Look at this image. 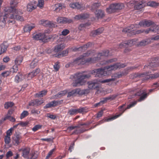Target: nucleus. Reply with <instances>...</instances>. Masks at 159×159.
Instances as JSON below:
<instances>
[{"label":"nucleus","instance_id":"f257e3e1","mask_svg":"<svg viewBox=\"0 0 159 159\" xmlns=\"http://www.w3.org/2000/svg\"><path fill=\"white\" fill-rule=\"evenodd\" d=\"M90 76L89 74L84 75L80 73H76L71 76V78H73L74 81L73 83V86L77 87L83 85L85 82L84 79L89 78Z\"/></svg>","mask_w":159,"mask_h":159},{"label":"nucleus","instance_id":"f03ea898","mask_svg":"<svg viewBox=\"0 0 159 159\" xmlns=\"http://www.w3.org/2000/svg\"><path fill=\"white\" fill-rule=\"evenodd\" d=\"M137 103V101H135L133 102H131L127 106V107L125 108H124V107L125 106V104H123L122 105L119 106L118 107V109L120 111L119 114L116 115L112 117L108 118L105 120V121H108L118 118V117L120 116L126 110L129 109L131 107L134 106Z\"/></svg>","mask_w":159,"mask_h":159},{"label":"nucleus","instance_id":"7ed1b4c3","mask_svg":"<svg viewBox=\"0 0 159 159\" xmlns=\"http://www.w3.org/2000/svg\"><path fill=\"white\" fill-rule=\"evenodd\" d=\"M124 7V5L122 3H113L110 4L108 7L106 8V11L107 13L111 14L118 11Z\"/></svg>","mask_w":159,"mask_h":159},{"label":"nucleus","instance_id":"20e7f679","mask_svg":"<svg viewBox=\"0 0 159 159\" xmlns=\"http://www.w3.org/2000/svg\"><path fill=\"white\" fill-rule=\"evenodd\" d=\"M105 67L95 69L91 72V74L94 75L96 77H102L107 75V72L105 71Z\"/></svg>","mask_w":159,"mask_h":159},{"label":"nucleus","instance_id":"39448f33","mask_svg":"<svg viewBox=\"0 0 159 159\" xmlns=\"http://www.w3.org/2000/svg\"><path fill=\"white\" fill-rule=\"evenodd\" d=\"M44 32H39L38 33H34L33 35V38L35 40H41L43 42L44 41L45 39L46 38L45 33Z\"/></svg>","mask_w":159,"mask_h":159},{"label":"nucleus","instance_id":"423d86ee","mask_svg":"<svg viewBox=\"0 0 159 159\" xmlns=\"http://www.w3.org/2000/svg\"><path fill=\"white\" fill-rule=\"evenodd\" d=\"M125 66V65L124 64H121L120 63H117L112 65L106 66L105 67L106 70H116L117 68H123Z\"/></svg>","mask_w":159,"mask_h":159},{"label":"nucleus","instance_id":"0eeeda50","mask_svg":"<svg viewBox=\"0 0 159 159\" xmlns=\"http://www.w3.org/2000/svg\"><path fill=\"white\" fill-rule=\"evenodd\" d=\"M87 84L89 89L98 90L99 88L98 82L97 80H94L88 81L87 82Z\"/></svg>","mask_w":159,"mask_h":159},{"label":"nucleus","instance_id":"6e6552de","mask_svg":"<svg viewBox=\"0 0 159 159\" xmlns=\"http://www.w3.org/2000/svg\"><path fill=\"white\" fill-rule=\"evenodd\" d=\"M4 11L7 12H12L13 13L22 14V13L21 11L16 9L15 7L11 6L6 7L4 9Z\"/></svg>","mask_w":159,"mask_h":159},{"label":"nucleus","instance_id":"1a4fd4ad","mask_svg":"<svg viewBox=\"0 0 159 159\" xmlns=\"http://www.w3.org/2000/svg\"><path fill=\"white\" fill-rule=\"evenodd\" d=\"M57 21L58 23H70L73 22L71 19H68L66 17H59L57 19Z\"/></svg>","mask_w":159,"mask_h":159},{"label":"nucleus","instance_id":"9d476101","mask_svg":"<svg viewBox=\"0 0 159 159\" xmlns=\"http://www.w3.org/2000/svg\"><path fill=\"white\" fill-rule=\"evenodd\" d=\"M21 136L20 134H17L16 133L14 134L12 138V142L14 145H18L21 141Z\"/></svg>","mask_w":159,"mask_h":159},{"label":"nucleus","instance_id":"9b49d317","mask_svg":"<svg viewBox=\"0 0 159 159\" xmlns=\"http://www.w3.org/2000/svg\"><path fill=\"white\" fill-rule=\"evenodd\" d=\"M26 75L20 72H18L15 76L14 81L16 83H19L25 79Z\"/></svg>","mask_w":159,"mask_h":159},{"label":"nucleus","instance_id":"f8f14e48","mask_svg":"<svg viewBox=\"0 0 159 159\" xmlns=\"http://www.w3.org/2000/svg\"><path fill=\"white\" fill-rule=\"evenodd\" d=\"M40 23L45 26L49 27H55L56 22L53 23L48 20H43L40 21Z\"/></svg>","mask_w":159,"mask_h":159},{"label":"nucleus","instance_id":"ddd939ff","mask_svg":"<svg viewBox=\"0 0 159 159\" xmlns=\"http://www.w3.org/2000/svg\"><path fill=\"white\" fill-rule=\"evenodd\" d=\"M139 25L141 26H146L147 27H149L151 25L153 27V26H156V24L154 22L150 20H145L144 21L140 22L139 23Z\"/></svg>","mask_w":159,"mask_h":159},{"label":"nucleus","instance_id":"4468645a","mask_svg":"<svg viewBox=\"0 0 159 159\" xmlns=\"http://www.w3.org/2000/svg\"><path fill=\"white\" fill-rule=\"evenodd\" d=\"M155 57H154L153 58V59L152 60L151 62L149 63V64L147 66H144V68H145L146 67H147L149 68H151V67H156L159 66V64L157 62V61H158L157 59H156V60L154 58Z\"/></svg>","mask_w":159,"mask_h":159},{"label":"nucleus","instance_id":"2eb2a0df","mask_svg":"<svg viewBox=\"0 0 159 159\" xmlns=\"http://www.w3.org/2000/svg\"><path fill=\"white\" fill-rule=\"evenodd\" d=\"M134 26V25H132L122 30V32L125 33H128V35L130 36L129 34L130 33L131 35H133V32H134V30L133 29Z\"/></svg>","mask_w":159,"mask_h":159},{"label":"nucleus","instance_id":"dca6fc26","mask_svg":"<svg viewBox=\"0 0 159 159\" xmlns=\"http://www.w3.org/2000/svg\"><path fill=\"white\" fill-rule=\"evenodd\" d=\"M8 46L9 44L7 41L3 42L0 45L1 50L0 55L5 52L6 51Z\"/></svg>","mask_w":159,"mask_h":159},{"label":"nucleus","instance_id":"f3484780","mask_svg":"<svg viewBox=\"0 0 159 159\" xmlns=\"http://www.w3.org/2000/svg\"><path fill=\"white\" fill-rule=\"evenodd\" d=\"M70 7L73 9L82 10L83 7L82 5H81L78 2L71 3L69 4Z\"/></svg>","mask_w":159,"mask_h":159},{"label":"nucleus","instance_id":"a211bd4d","mask_svg":"<svg viewBox=\"0 0 159 159\" xmlns=\"http://www.w3.org/2000/svg\"><path fill=\"white\" fill-rule=\"evenodd\" d=\"M91 53L90 51H88L87 52L84 53L82 55H81L80 56L76 58L74 61L73 63L77 62L78 61H81L82 60L84 59V58L85 57H88Z\"/></svg>","mask_w":159,"mask_h":159},{"label":"nucleus","instance_id":"6ab92c4d","mask_svg":"<svg viewBox=\"0 0 159 159\" xmlns=\"http://www.w3.org/2000/svg\"><path fill=\"white\" fill-rule=\"evenodd\" d=\"M96 17L98 19H102L105 16L104 12L101 9L96 10L95 12Z\"/></svg>","mask_w":159,"mask_h":159},{"label":"nucleus","instance_id":"aec40b11","mask_svg":"<svg viewBox=\"0 0 159 159\" xmlns=\"http://www.w3.org/2000/svg\"><path fill=\"white\" fill-rule=\"evenodd\" d=\"M89 17V15L87 13H84L82 14H80L78 15H76L74 17L75 19L77 20L80 19L84 20L88 18Z\"/></svg>","mask_w":159,"mask_h":159},{"label":"nucleus","instance_id":"412c9836","mask_svg":"<svg viewBox=\"0 0 159 159\" xmlns=\"http://www.w3.org/2000/svg\"><path fill=\"white\" fill-rule=\"evenodd\" d=\"M79 88H76L71 90L68 93L67 97H70L71 96L75 97L77 94L79 95Z\"/></svg>","mask_w":159,"mask_h":159},{"label":"nucleus","instance_id":"4be33fe9","mask_svg":"<svg viewBox=\"0 0 159 159\" xmlns=\"http://www.w3.org/2000/svg\"><path fill=\"white\" fill-rule=\"evenodd\" d=\"M68 50L67 49L66 50H64L61 53H56L54 54V56L56 57L60 58L67 56L68 53Z\"/></svg>","mask_w":159,"mask_h":159},{"label":"nucleus","instance_id":"5701e85b","mask_svg":"<svg viewBox=\"0 0 159 159\" xmlns=\"http://www.w3.org/2000/svg\"><path fill=\"white\" fill-rule=\"evenodd\" d=\"M65 44L64 43H61L56 45L54 49V51L55 52H58L62 50L65 47Z\"/></svg>","mask_w":159,"mask_h":159},{"label":"nucleus","instance_id":"b1692460","mask_svg":"<svg viewBox=\"0 0 159 159\" xmlns=\"http://www.w3.org/2000/svg\"><path fill=\"white\" fill-rule=\"evenodd\" d=\"M92 60V58H89L86 59H83L81 61H78L77 62L74 63V64H77L79 65L80 64L83 65L86 62H90Z\"/></svg>","mask_w":159,"mask_h":159},{"label":"nucleus","instance_id":"393cba45","mask_svg":"<svg viewBox=\"0 0 159 159\" xmlns=\"http://www.w3.org/2000/svg\"><path fill=\"white\" fill-rule=\"evenodd\" d=\"M30 148H24L22 150V156L26 158L29 159L28 155L30 151Z\"/></svg>","mask_w":159,"mask_h":159},{"label":"nucleus","instance_id":"a878e982","mask_svg":"<svg viewBox=\"0 0 159 159\" xmlns=\"http://www.w3.org/2000/svg\"><path fill=\"white\" fill-rule=\"evenodd\" d=\"M150 40L148 39L143 40L139 42L138 45L140 46H144L150 43Z\"/></svg>","mask_w":159,"mask_h":159},{"label":"nucleus","instance_id":"bb28decb","mask_svg":"<svg viewBox=\"0 0 159 159\" xmlns=\"http://www.w3.org/2000/svg\"><path fill=\"white\" fill-rule=\"evenodd\" d=\"M143 3L142 1L139 2L136 1V3L134 6V8L136 10H140L144 6V5H143Z\"/></svg>","mask_w":159,"mask_h":159},{"label":"nucleus","instance_id":"cd10ccee","mask_svg":"<svg viewBox=\"0 0 159 159\" xmlns=\"http://www.w3.org/2000/svg\"><path fill=\"white\" fill-rule=\"evenodd\" d=\"M103 30V28H98L96 30L93 31L91 34L93 36H95L96 35H99L102 33Z\"/></svg>","mask_w":159,"mask_h":159},{"label":"nucleus","instance_id":"c85d7f7f","mask_svg":"<svg viewBox=\"0 0 159 159\" xmlns=\"http://www.w3.org/2000/svg\"><path fill=\"white\" fill-rule=\"evenodd\" d=\"M79 95L82 96L84 95H86L88 94L90 92V89H85L81 90L79 88Z\"/></svg>","mask_w":159,"mask_h":159},{"label":"nucleus","instance_id":"c756f323","mask_svg":"<svg viewBox=\"0 0 159 159\" xmlns=\"http://www.w3.org/2000/svg\"><path fill=\"white\" fill-rule=\"evenodd\" d=\"M2 14H0V26H4L6 23V18L2 15Z\"/></svg>","mask_w":159,"mask_h":159},{"label":"nucleus","instance_id":"7c9ffc66","mask_svg":"<svg viewBox=\"0 0 159 159\" xmlns=\"http://www.w3.org/2000/svg\"><path fill=\"white\" fill-rule=\"evenodd\" d=\"M159 77V74L158 73H156L154 74H151L147 75L145 77L146 80L153 79Z\"/></svg>","mask_w":159,"mask_h":159},{"label":"nucleus","instance_id":"2f4dec72","mask_svg":"<svg viewBox=\"0 0 159 159\" xmlns=\"http://www.w3.org/2000/svg\"><path fill=\"white\" fill-rule=\"evenodd\" d=\"M47 93V91L45 90H42L35 94V98H40L43 97L46 95Z\"/></svg>","mask_w":159,"mask_h":159},{"label":"nucleus","instance_id":"473e14b6","mask_svg":"<svg viewBox=\"0 0 159 159\" xmlns=\"http://www.w3.org/2000/svg\"><path fill=\"white\" fill-rule=\"evenodd\" d=\"M23 60V58L22 56H20L17 57L15 60V65H16L17 66L20 65Z\"/></svg>","mask_w":159,"mask_h":159},{"label":"nucleus","instance_id":"72a5a7b5","mask_svg":"<svg viewBox=\"0 0 159 159\" xmlns=\"http://www.w3.org/2000/svg\"><path fill=\"white\" fill-rule=\"evenodd\" d=\"M109 51L108 50H104L102 52L99 53L98 54V57L100 58L101 57H107L109 55Z\"/></svg>","mask_w":159,"mask_h":159},{"label":"nucleus","instance_id":"f704fd0d","mask_svg":"<svg viewBox=\"0 0 159 159\" xmlns=\"http://www.w3.org/2000/svg\"><path fill=\"white\" fill-rule=\"evenodd\" d=\"M125 46L126 48L132 46L135 44V42L133 41V39L129 40L125 42Z\"/></svg>","mask_w":159,"mask_h":159},{"label":"nucleus","instance_id":"c9c22d12","mask_svg":"<svg viewBox=\"0 0 159 159\" xmlns=\"http://www.w3.org/2000/svg\"><path fill=\"white\" fill-rule=\"evenodd\" d=\"M147 5L148 6L155 7L159 5V3L154 1H150L147 3Z\"/></svg>","mask_w":159,"mask_h":159},{"label":"nucleus","instance_id":"e433bc0d","mask_svg":"<svg viewBox=\"0 0 159 159\" xmlns=\"http://www.w3.org/2000/svg\"><path fill=\"white\" fill-rule=\"evenodd\" d=\"M148 93H146L145 91L144 93H143L140 96L139 98L138 99V102H140L143 100L147 97Z\"/></svg>","mask_w":159,"mask_h":159},{"label":"nucleus","instance_id":"4c0bfd02","mask_svg":"<svg viewBox=\"0 0 159 159\" xmlns=\"http://www.w3.org/2000/svg\"><path fill=\"white\" fill-rule=\"evenodd\" d=\"M18 67L16 65H14L10 69V72L12 73H16L18 70Z\"/></svg>","mask_w":159,"mask_h":159},{"label":"nucleus","instance_id":"58836bf2","mask_svg":"<svg viewBox=\"0 0 159 159\" xmlns=\"http://www.w3.org/2000/svg\"><path fill=\"white\" fill-rule=\"evenodd\" d=\"M27 11L30 12L35 9L33 4L31 3H29L27 5Z\"/></svg>","mask_w":159,"mask_h":159},{"label":"nucleus","instance_id":"ea45409f","mask_svg":"<svg viewBox=\"0 0 159 159\" xmlns=\"http://www.w3.org/2000/svg\"><path fill=\"white\" fill-rule=\"evenodd\" d=\"M14 105V103L11 102H7L4 104V108L7 109L10 107H11Z\"/></svg>","mask_w":159,"mask_h":159},{"label":"nucleus","instance_id":"a19ab883","mask_svg":"<svg viewBox=\"0 0 159 159\" xmlns=\"http://www.w3.org/2000/svg\"><path fill=\"white\" fill-rule=\"evenodd\" d=\"M92 45V43L90 42H89L85 44V45L79 48H81L83 50H85L86 49L89 47H91Z\"/></svg>","mask_w":159,"mask_h":159},{"label":"nucleus","instance_id":"79ce46f5","mask_svg":"<svg viewBox=\"0 0 159 159\" xmlns=\"http://www.w3.org/2000/svg\"><path fill=\"white\" fill-rule=\"evenodd\" d=\"M56 107V105H54V101H52L48 104H47L44 107V109H47L49 108H50L52 107Z\"/></svg>","mask_w":159,"mask_h":159},{"label":"nucleus","instance_id":"37998d69","mask_svg":"<svg viewBox=\"0 0 159 159\" xmlns=\"http://www.w3.org/2000/svg\"><path fill=\"white\" fill-rule=\"evenodd\" d=\"M146 73L145 74L144 73H134V78H140L141 77H142L145 76L146 75Z\"/></svg>","mask_w":159,"mask_h":159},{"label":"nucleus","instance_id":"c03bdc74","mask_svg":"<svg viewBox=\"0 0 159 159\" xmlns=\"http://www.w3.org/2000/svg\"><path fill=\"white\" fill-rule=\"evenodd\" d=\"M101 6V4L98 2H97L94 3L92 6V9L94 10L99 7Z\"/></svg>","mask_w":159,"mask_h":159},{"label":"nucleus","instance_id":"a18cd8bd","mask_svg":"<svg viewBox=\"0 0 159 159\" xmlns=\"http://www.w3.org/2000/svg\"><path fill=\"white\" fill-rule=\"evenodd\" d=\"M103 100H101L99 102L93 105L94 107H98L100 106L106 102L105 101L104 98H103Z\"/></svg>","mask_w":159,"mask_h":159},{"label":"nucleus","instance_id":"49530a36","mask_svg":"<svg viewBox=\"0 0 159 159\" xmlns=\"http://www.w3.org/2000/svg\"><path fill=\"white\" fill-rule=\"evenodd\" d=\"M117 96V95H113L104 98L105 101L107 102L108 100H114Z\"/></svg>","mask_w":159,"mask_h":159},{"label":"nucleus","instance_id":"de8ad7c7","mask_svg":"<svg viewBox=\"0 0 159 159\" xmlns=\"http://www.w3.org/2000/svg\"><path fill=\"white\" fill-rule=\"evenodd\" d=\"M68 113L70 115H75L77 114L76 109H71L68 111Z\"/></svg>","mask_w":159,"mask_h":159},{"label":"nucleus","instance_id":"09e8293b","mask_svg":"<svg viewBox=\"0 0 159 159\" xmlns=\"http://www.w3.org/2000/svg\"><path fill=\"white\" fill-rule=\"evenodd\" d=\"M4 16L6 18V19H7V18L11 19L15 18V15H14L13 14L10 13L5 14Z\"/></svg>","mask_w":159,"mask_h":159},{"label":"nucleus","instance_id":"8fccbe9b","mask_svg":"<svg viewBox=\"0 0 159 159\" xmlns=\"http://www.w3.org/2000/svg\"><path fill=\"white\" fill-rule=\"evenodd\" d=\"M66 93V91L65 90L61 91L59 92L55 96L57 98H58L60 96H62L65 94Z\"/></svg>","mask_w":159,"mask_h":159},{"label":"nucleus","instance_id":"3c124183","mask_svg":"<svg viewBox=\"0 0 159 159\" xmlns=\"http://www.w3.org/2000/svg\"><path fill=\"white\" fill-rule=\"evenodd\" d=\"M29 114V113L28 111H24L20 115V118L21 119H22L28 116Z\"/></svg>","mask_w":159,"mask_h":159},{"label":"nucleus","instance_id":"603ef678","mask_svg":"<svg viewBox=\"0 0 159 159\" xmlns=\"http://www.w3.org/2000/svg\"><path fill=\"white\" fill-rule=\"evenodd\" d=\"M124 75V73L120 72V73H117L115 74H114V77L116 78H119Z\"/></svg>","mask_w":159,"mask_h":159},{"label":"nucleus","instance_id":"864d4df0","mask_svg":"<svg viewBox=\"0 0 159 159\" xmlns=\"http://www.w3.org/2000/svg\"><path fill=\"white\" fill-rule=\"evenodd\" d=\"M37 65V61L35 60L33 61L30 64V68L32 69L34 68Z\"/></svg>","mask_w":159,"mask_h":159},{"label":"nucleus","instance_id":"5fc2aeb1","mask_svg":"<svg viewBox=\"0 0 159 159\" xmlns=\"http://www.w3.org/2000/svg\"><path fill=\"white\" fill-rule=\"evenodd\" d=\"M86 130H84L82 129H79L75 130L73 133L72 134H78L82 133L86 131Z\"/></svg>","mask_w":159,"mask_h":159},{"label":"nucleus","instance_id":"6e6d98bb","mask_svg":"<svg viewBox=\"0 0 159 159\" xmlns=\"http://www.w3.org/2000/svg\"><path fill=\"white\" fill-rule=\"evenodd\" d=\"M11 140L10 137L6 136H5L4 141L6 144H9L10 143Z\"/></svg>","mask_w":159,"mask_h":159},{"label":"nucleus","instance_id":"4d7b16f0","mask_svg":"<svg viewBox=\"0 0 159 159\" xmlns=\"http://www.w3.org/2000/svg\"><path fill=\"white\" fill-rule=\"evenodd\" d=\"M18 14L15 15V18L17 20H20L21 21H23L24 20V18L22 16H19Z\"/></svg>","mask_w":159,"mask_h":159},{"label":"nucleus","instance_id":"13d9d810","mask_svg":"<svg viewBox=\"0 0 159 159\" xmlns=\"http://www.w3.org/2000/svg\"><path fill=\"white\" fill-rule=\"evenodd\" d=\"M55 11H59L60 9H62V5L61 4H58L55 5Z\"/></svg>","mask_w":159,"mask_h":159},{"label":"nucleus","instance_id":"bf43d9fd","mask_svg":"<svg viewBox=\"0 0 159 159\" xmlns=\"http://www.w3.org/2000/svg\"><path fill=\"white\" fill-rule=\"evenodd\" d=\"M29 122L28 121H20L19 123V125L22 127H24L28 125L29 124Z\"/></svg>","mask_w":159,"mask_h":159},{"label":"nucleus","instance_id":"052dcab7","mask_svg":"<svg viewBox=\"0 0 159 159\" xmlns=\"http://www.w3.org/2000/svg\"><path fill=\"white\" fill-rule=\"evenodd\" d=\"M44 4V1L43 0H39L37 6L39 7H43V6Z\"/></svg>","mask_w":159,"mask_h":159},{"label":"nucleus","instance_id":"680f3d73","mask_svg":"<svg viewBox=\"0 0 159 159\" xmlns=\"http://www.w3.org/2000/svg\"><path fill=\"white\" fill-rule=\"evenodd\" d=\"M42 126L39 125H35L32 129L33 131L35 132L41 128Z\"/></svg>","mask_w":159,"mask_h":159},{"label":"nucleus","instance_id":"e2e57ef3","mask_svg":"<svg viewBox=\"0 0 159 159\" xmlns=\"http://www.w3.org/2000/svg\"><path fill=\"white\" fill-rule=\"evenodd\" d=\"M136 1L134 0L131 1L128 3L127 5L128 6H134L136 3Z\"/></svg>","mask_w":159,"mask_h":159},{"label":"nucleus","instance_id":"0e129e2a","mask_svg":"<svg viewBox=\"0 0 159 159\" xmlns=\"http://www.w3.org/2000/svg\"><path fill=\"white\" fill-rule=\"evenodd\" d=\"M29 106H36V104L35 99L32 100L30 101L29 103Z\"/></svg>","mask_w":159,"mask_h":159},{"label":"nucleus","instance_id":"69168bd1","mask_svg":"<svg viewBox=\"0 0 159 159\" xmlns=\"http://www.w3.org/2000/svg\"><path fill=\"white\" fill-rule=\"evenodd\" d=\"M70 32L69 30L67 29H65L61 32V35L63 36H66Z\"/></svg>","mask_w":159,"mask_h":159},{"label":"nucleus","instance_id":"338daca9","mask_svg":"<svg viewBox=\"0 0 159 159\" xmlns=\"http://www.w3.org/2000/svg\"><path fill=\"white\" fill-rule=\"evenodd\" d=\"M10 71H4L2 73L1 75L3 77H7L10 75Z\"/></svg>","mask_w":159,"mask_h":159},{"label":"nucleus","instance_id":"774afa93","mask_svg":"<svg viewBox=\"0 0 159 159\" xmlns=\"http://www.w3.org/2000/svg\"><path fill=\"white\" fill-rule=\"evenodd\" d=\"M36 153H37V152H36ZM38 154L34 152L32 154L31 158L28 159H36L38 157Z\"/></svg>","mask_w":159,"mask_h":159}]
</instances>
